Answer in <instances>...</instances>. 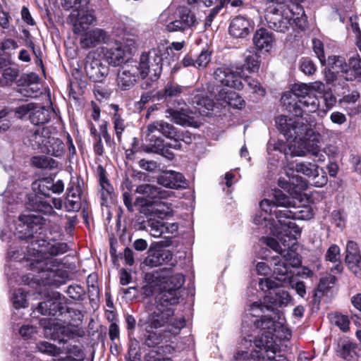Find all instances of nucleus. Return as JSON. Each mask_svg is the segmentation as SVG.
Masks as SVG:
<instances>
[{
  "mask_svg": "<svg viewBox=\"0 0 361 361\" xmlns=\"http://www.w3.org/2000/svg\"><path fill=\"white\" fill-rule=\"evenodd\" d=\"M40 223V219L35 215H20L16 226V231L20 238L27 239L33 236L37 227Z\"/></svg>",
  "mask_w": 361,
  "mask_h": 361,
  "instance_id": "412c9836",
  "label": "nucleus"
},
{
  "mask_svg": "<svg viewBox=\"0 0 361 361\" xmlns=\"http://www.w3.org/2000/svg\"><path fill=\"white\" fill-rule=\"evenodd\" d=\"M51 118V112L44 106H35L30 115V121L35 125L47 123Z\"/></svg>",
  "mask_w": 361,
  "mask_h": 361,
  "instance_id": "f704fd0d",
  "label": "nucleus"
},
{
  "mask_svg": "<svg viewBox=\"0 0 361 361\" xmlns=\"http://www.w3.org/2000/svg\"><path fill=\"white\" fill-rule=\"evenodd\" d=\"M162 340L163 337L161 334L154 331H147V335L146 336L145 343L149 347H154L160 343Z\"/></svg>",
  "mask_w": 361,
  "mask_h": 361,
  "instance_id": "680f3d73",
  "label": "nucleus"
},
{
  "mask_svg": "<svg viewBox=\"0 0 361 361\" xmlns=\"http://www.w3.org/2000/svg\"><path fill=\"white\" fill-rule=\"evenodd\" d=\"M274 221L269 215L265 214L262 212H259L254 217V223L257 225H264L265 227L269 226L273 233L277 236L275 232V227L280 226L279 223L276 220V222Z\"/></svg>",
  "mask_w": 361,
  "mask_h": 361,
  "instance_id": "79ce46f5",
  "label": "nucleus"
},
{
  "mask_svg": "<svg viewBox=\"0 0 361 361\" xmlns=\"http://www.w3.org/2000/svg\"><path fill=\"white\" fill-rule=\"evenodd\" d=\"M70 18L73 25V32L75 33L82 32L96 20V18L92 13L85 12L82 10L73 11Z\"/></svg>",
  "mask_w": 361,
  "mask_h": 361,
  "instance_id": "4be33fe9",
  "label": "nucleus"
},
{
  "mask_svg": "<svg viewBox=\"0 0 361 361\" xmlns=\"http://www.w3.org/2000/svg\"><path fill=\"white\" fill-rule=\"evenodd\" d=\"M63 308L62 298L59 293H54L51 298H48L38 304L37 310L44 315L55 316Z\"/></svg>",
  "mask_w": 361,
  "mask_h": 361,
  "instance_id": "5701e85b",
  "label": "nucleus"
},
{
  "mask_svg": "<svg viewBox=\"0 0 361 361\" xmlns=\"http://www.w3.org/2000/svg\"><path fill=\"white\" fill-rule=\"evenodd\" d=\"M269 5L265 18L269 27L277 32H286L295 25L300 29L307 26V17L302 6L292 3L284 4L281 0H267Z\"/></svg>",
  "mask_w": 361,
  "mask_h": 361,
  "instance_id": "20e7f679",
  "label": "nucleus"
},
{
  "mask_svg": "<svg viewBox=\"0 0 361 361\" xmlns=\"http://www.w3.org/2000/svg\"><path fill=\"white\" fill-rule=\"evenodd\" d=\"M253 44L259 51L269 52L274 44L273 34L264 28L257 30L253 35Z\"/></svg>",
  "mask_w": 361,
  "mask_h": 361,
  "instance_id": "a878e982",
  "label": "nucleus"
},
{
  "mask_svg": "<svg viewBox=\"0 0 361 361\" xmlns=\"http://www.w3.org/2000/svg\"><path fill=\"white\" fill-rule=\"evenodd\" d=\"M32 164L39 169H52L57 166V164L51 158H48L45 157H34L32 159Z\"/></svg>",
  "mask_w": 361,
  "mask_h": 361,
  "instance_id": "a18cd8bd",
  "label": "nucleus"
},
{
  "mask_svg": "<svg viewBox=\"0 0 361 361\" xmlns=\"http://www.w3.org/2000/svg\"><path fill=\"white\" fill-rule=\"evenodd\" d=\"M106 32L102 29L95 28L83 34L80 39L82 48L88 49L104 42L106 44Z\"/></svg>",
  "mask_w": 361,
  "mask_h": 361,
  "instance_id": "bb28decb",
  "label": "nucleus"
},
{
  "mask_svg": "<svg viewBox=\"0 0 361 361\" xmlns=\"http://www.w3.org/2000/svg\"><path fill=\"white\" fill-rule=\"evenodd\" d=\"M32 209L40 212L46 214L54 213L52 207L46 202L37 201L35 202Z\"/></svg>",
  "mask_w": 361,
  "mask_h": 361,
  "instance_id": "0e129e2a",
  "label": "nucleus"
},
{
  "mask_svg": "<svg viewBox=\"0 0 361 361\" xmlns=\"http://www.w3.org/2000/svg\"><path fill=\"white\" fill-rule=\"evenodd\" d=\"M348 72H343L345 80L352 81L356 78H361V59L359 56L350 58L348 61Z\"/></svg>",
  "mask_w": 361,
  "mask_h": 361,
  "instance_id": "473e14b6",
  "label": "nucleus"
},
{
  "mask_svg": "<svg viewBox=\"0 0 361 361\" xmlns=\"http://www.w3.org/2000/svg\"><path fill=\"white\" fill-rule=\"evenodd\" d=\"M245 66L251 72H256L259 68V56L254 51L247 49L244 53Z\"/></svg>",
  "mask_w": 361,
  "mask_h": 361,
  "instance_id": "a19ab883",
  "label": "nucleus"
},
{
  "mask_svg": "<svg viewBox=\"0 0 361 361\" xmlns=\"http://www.w3.org/2000/svg\"><path fill=\"white\" fill-rule=\"evenodd\" d=\"M285 323V318L278 313H274V317L264 316L255 322V326L261 335L255 339L254 344L264 349L270 360L285 361L283 356L276 355L277 345L275 343L276 339L282 341L290 337V331Z\"/></svg>",
  "mask_w": 361,
  "mask_h": 361,
  "instance_id": "7ed1b4c3",
  "label": "nucleus"
},
{
  "mask_svg": "<svg viewBox=\"0 0 361 361\" xmlns=\"http://www.w3.org/2000/svg\"><path fill=\"white\" fill-rule=\"evenodd\" d=\"M146 284L142 287V293L149 297L157 294V296L164 295H175L177 304L179 300L178 289L184 283V277L180 274H176L170 276H166L164 273L155 271L147 273L145 276Z\"/></svg>",
  "mask_w": 361,
  "mask_h": 361,
  "instance_id": "423d86ee",
  "label": "nucleus"
},
{
  "mask_svg": "<svg viewBox=\"0 0 361 361\" xmlns=\"http://www.w3.org/2000/svg\"><path fill=\"white\" fill-rule=\"evenodd\" d=\"M264 300L266 305H263L259 302H255L250 305L249 309L250 314L257 316L259 313L264 312L265 310L274 311L277 307L286 306L290 302L291 297L283 289L275 288L265 295Z\"/></svg>",
  "mask_w": 361,
  "mask_h": 361,
  "instance_id": "f8f14e48",
  "label": "nucleus"
},
{
  "mask_svg": "<svg viewBox=\"0 0 361 361\" xmlns=\"http://www.w3.org/2000/svg\"><path fill=\"white\" fill-rule=\"evenodd\" d=\"M344 74L340 75L338 72L336 73L330 68L324 71V80L329 85L334 86L341 85L342 78H344Z\"/></svg>",
  "mask_w": 361,
  "mask_h": 361,
  "instance_id": "8fccbe9b",
  "label": "nucleus"
},
{
  "mask_svg": "<svg viewBox=\"0 0 361 361\" xmlns=\"http://www.w3.org/2000/svg\"><path fill=\"white\" fill-rule=\"evenodd\" d=\"M327 63L329 67L332 69H340L341 73L343 72H348V66L346 63H345L344 60L340 56H329L327 59Z\"/></svg>",
  "mask_w": 361,
  "mask_h": 361,
  "instance_id": "3c124183",
  "label": "nucleus"
},
{
  "mask_svg": "<svg viewBox=\"0 0 361 361\" xmlns=\"http://www.w3.org/2000/svg\"><path fill=\"white\" fill-rule=\"evenodd\" d=\"M177 304L175 295L156 297V310L149 315V326L154 329L165 327V331L177 334L185 325L183 319L174 318L172 306Z\"/></svg>",
  "mask_w": 361,
  "mask_h": 361,
  "instance_id": "39448f33",
  "label": "nucleus"
},
{
  "mask_svg": "<svg viewBox=\"0 0 361 361\" xmlns=\"http://www.w3.org/2000/svg\"><path fill=\"white\" fill-rule=\"evenodd\" d=\"M283 254L281 259L275 262L274 273L279 276H285L288 274L292 267H299L301 264L298 255L290 248L291 246H283ZM276 261V259H274Z\"/></svg>",
  "mask_w": 361,
  "mask_h": 361,
  "instance_id": "a211bd4d",
  "label": "nucleus"
},
{
  "mask_svg": "<svg viewBox=\"0 0 361 361\" xmlns=\"http://www.w3.org/2000/svg\"><path fill=\"white\" fill-rule=\"evenodd\" d=\"M298 104L300 106L302 114L304 112L306 113H312L315 112L319 106L318 99L314 96L310 94L307 97H304V99H300L298 101Z\"/></svg>",
  "mask_w": 361,
  "mask_h": 361,
  "instance_id": "4c0bfd02",
  "label": "nucleus"
},
{
  "mask_svg": "<svg viewBox=\"0 0 361 361\" xmlns=\"http://www.w3.org/2000/svg\"><path fill=\"white\" fill-rule=\"evenodd\" d=\"M161 220L150 218L147 223V230L154 238L160 237L168 228Z\"/></svg>",
  "mask_w": 361,
  "mask_h": 361,
  "instance_id": "e433bc0d",
  "label": "nucleus"
},
{
  "mask_svg": "<svg viewBox=\"0 0 361 361\" xmlns=\"http://www.w3.org/2000/svg\"><path fill=\"white\" fill-rule=\"evenodd\" d=\"M135 192L145 195L152 201H154V200L155 199H166L171 195V192L148 183L138 185L135 189Z\"/></svg>",
  "mask_w": 361,
  "mask_h": 361,
  "instance_id": "c756f323",
  "label": "nucleus"
},
{
  "mask_svg": "<svg viewBox=\"0 0 361 361\" xmlns=\"http://www.w3.org/2000/svg\"><path fill=\"white\" fill-rule=\"evenodd\" d=\"M216 99L221 105H228L235 109H241L245 105L244 100L233 91L221 90L216 96Z\"/></svg>",
  "mask_w": 361,
  "mask_h": 361,
  "instance_id": "7c9ffc66",
  "label": "nucleus"
},
{
  "mask_svg": "<svg viewBox=\"0 0 361 361\" xmlns=\"http://www.w3.org/2000/svg\"><path fill=\"white\" fill-rule=\"evenodd\" d=\"M39 77L35 73L25 74L18 81V92L25 97H37L41 94Z\"/></svg>",
  "mask_w": 361,
  "mask_h": 361,
  "instance_id": "6ab92c4d",
  "label": "nucleus"
},
{
  "mask_svg": "<svg viewBox=\"0 0 361 361\" xmlns=\"http://www.w3.org/2000/svg\"><path fill=\"white\" fill-rule=\"evenodd\" d=\"M99 183L101 186V195L104 201H106L111 197L114 190L108 180L104 176H100Z\"/></svg>",
  "mask_w": 361,
  "mask_h": 361,
  "instance_id": "864d4df0",
  "label": "nucleus"
},
{
  "mask_svg": "<svg viewBox=\"0 0 361 361\" xmlns=\"http://www.w3.org/2000/svg\"><path fill=\"white\" fill-rule=\"evenodd\" d=\"M160 133L168 138H173L177 136L175 127L162 120L160 121Z\"/></svg>",
  "mask_w": 361,
  "mask_h": 361,
  "instance_id": "13d9d810",
  "label": "nucleus"
},
{
  "mask_svg": "<svg viewBox=\"0 0 361 361\" xmlns=\"http://www.w3.org/2000/svg\"><path fill=\"white\" fill-rule=\"evenodd\" d=\"M345 262L355 275L361 276V255L357 245L353 241H349L346 245Z\"/></svg>",
  "mask_w": 361,
  "mask_h": 361,
  "instance_id": "b1692460",
  "label": "nucleus"
},
{
  "mask_svg": "<svg viewBox=\"0 0 361 361\" xmlns=\"http://www.w3.org/2000/svg\"><path fill=\"white\" fill-rule=\"evenodd\" d=\"M140 72L137 67L136 61H127L118 70L116 78V85L121 91L132 89L139 80Z\"/></svg>",
  "mask_w": 361,
  "mask_h": 361,
  "instance_id": "dca6fc26",
  "label": "nucleus"
},
{
  "mask_svg": "<svg viewBox=\"0 0 361 361\" xmlns=\"http://www.w3.org/2000/svg\"><path fill=\"white\" fill-rule=\"evenodd\" d=\"M42 249L37 250V256L35 259H30L31 269L39 273L38 280L44 285L59 286L62 283L58 272L54 267H57L56 262L51 257L42 259Z\"/></svg>",
  "mask_w": 361,
  "mask_h": 361,
  "instance_id": "9d476101",
  "label": "nucleus"
},
{
  "mask_svg": "<svg viewBox=\"0 0 361 361\" xmlns=\"http://www.w3.org/2000/svg\"><path fill=\"white\" fill-rule=\"evenodd\" d=\"M295 117L288 118L286 116H280L276 120V125L286 139L293 141L285 149V155L305 157L310 153L318 157L322 135L304 123L300 116Z\"/></svg>",
  "mask_w": 361,
  "mask_h": 361,
  "instance_id": "f257e3e1",
  "label": "nucleus"
},
{
  "mask_svg": "<svg viewBox=\"0 0 361 361\" xmlns=\"http://www.w3.org/2000/svg\"><path fill=\"white\" fill-rule=\"evenodd\" d=\"M310 94L308 84H294L291 92H286L281 97V101L286 109L295 116H302V110L298 101Z\"/></svg>",
  "mask_w": 361,
  "mask_h": 361,
  "instance_id": "2eb2a0df",
  "label": "nucleus"
},
{
  "mask_svg": "<svg viewBox=\"0 0 361 361\" xmlns=\"http://www.w3.org/2000/svg\"><path fill=\"white\" fill-rule=\"evenodd\" d=\"M135 42L131 39L111 40L102 48L105 61L112 66H118L127 61L135 48Z\"/></svg>",
  "mask_w": 361,
  "mask_h": 361,
  "instance_id": "1a4fd4ad",
  "label": "nucleus"
},
{
  "mask_svg": "<svg viewBox=\"0 0 361 361\" xmlns=\"http://www.w3.org/2000/svg\"><path fill=\"white\" fill-rule=\"evenodd\" d=\"M85 72L93 82H99L108 74V68L97 59L87 60L85 63Z\"/></svg>",
  "mask_w": 361,
  "mask_h": 361,
  "instance_id": "cd10ccee",
  "label": "nucleus"
},
{
  "mask_svg": "<svg viewBox=\"0 0 361 361\" xmlns=\"http://www.w3.org/2000/svg\"><path fill=\"white\" fill-rule=\"evenodd\" d=\"M50 138L49 129L44 127H35L27 131L25 142L32 149L49 153L48 144L50 142Z\"/></svg>",
  "mask_w": 361,
  "mask_h": 361,
  "instance_id": "f3484780",
  "label": "nucleus"
},
{
  "mask_svg": "<svg viewBox=\"0 0 361 361\" xmlns=\"http://www.w3.org/2000/svg\"><path fill=\"white\" fill-rule=\"evenodd\" d=\"M13 305L16 309L25 307L27 306L26 295L22 288L13 291L11 297Z\"/></svg>",
  "mask_w": 361,
  "mask_h": 361,
  "instance_id": "de8ad7c7",
  "label": "nucleus"
},
{
  "mask_svg": "<svg viewBox=\"0 0 361 361\" xmlns=\"http://www.w3.org/2000/svg\"><path fill=\"white\" fill-rule=\"evenodd\" d=\"M184 87L181 85L169 82L164 88L159 92V97L164 99L166 103V109L165 110V116L175 123H185L188 120V116L183 113V105H185L183 99H178Z\"/></svg>",
  "mask_w": 361,
  "mask_h": 361,
  "instance_id": "0eeeda50",
  "label": "nucleus"
},
{
  "mask_svg": "<svg viewBox=\"0 0 361 361\" xmlns=\"http://www.w3.org/2000/svg\"><path fill=\"white\" fill-rule=\"evenodd\" d=\"M294 200L286 196L281 195L276 199V204L282 205L283 209L275 211L276 219L280 226L275 227L277 238L283 246L295 245L297 236L300 233V228L291 220H307L313 217L314 213L308 206L296 207Z\"/></svg>",
  "mask_w": 361,
  "mask_h": 361,
  "instance_id": "f03ea898",
  "label": "nucleus"
},
{
  "mask_svg": "<svg viewBox=\"0 0 361 361\" xmlns=\"http://www.w3.org/2000/svg\"><path fill=\"white\" fill-rule=\"evenodd\" d=\"M162 52L159 49H152L144 52L137 62V67L142 79L149 77L151 80H157L162 71Z\"/></svg>",
  "mask_w": 361,
  "mask_h": 361,
  "instance_id": "9b49d317",
  "label": "nucleus"
},
{
  "mask_svg": "<svg viewBox=\"0 0 361 361\" xmlns=\"http://www.w3.org/2000/svg\"><path fill=\"white\" fill-rule=\"evenodd\" d=\"M322 98L326 108L324 109V111L326 113L334 106L336 103V98L333 94L330 92L324 93Z\"/></svg>",
  "mask_w": 361,
  "mask_h": 361,
  "instance_id": "774afa93",
  "label": "nucleus"
},
{
  "mask_svg": "<svg viewBox=\"0 0 361 361\" xmlns=\"http://www.w3.org/2000/svg\"><path fill=\"white\" fill-rule=\"evenodd\" d=\"M87 0H63L61 5L62 7L66 10H69L72 8H75V11H80V6H78V4L87 6Z\"/></svg>",
  "mask_w": 361,
  "mask_h": 361,
  "instance_id": "338daca9",
  "label": "nucleus"
},
{
  "mask_svg": "<svg viewBox=\"0 0 361 361\" xmlns=\"http://www.w3.org/2000/svg\"><path fill=\"white\" fill-rule=\"evenodd\" d=\"M313 50L317 56L320 63L322 65H324L326 63V58L324 52V45L323 43L317 39H314L312 40Z\"/></svg>",
  "mask_w": 361,
  "mask_h": 361,
  "instance_id": "bf43d9fd",
  "label": "nucleus"
},
{
  "mask_svg": "<svg viewBox=\"0 0 361 361\" xmlns=\"http://www.w3.org/2000/svg\"><path fill=\"white\" fill-rule=\"evenodd\" d=\"M112 122L115 130L116 136L118 142L121 141V135L123 132L126 128V124L124 119L121 117V114L115 112L112 117Z\"/></svg>",
  "mask_w": 361,
  "mask_h": 361,
  "instance_id": "49530a36",
  "label": "nucleus"
},
{
  "mask_svg": "<svg viewBox=\"0 0 361 361\" xmlns=\"http://www.w3.org/2000/svg\"><path fill=\"white\" fill-rule=\"evenodd\" d=\"M211 60V52L203 50L195 60V67L198 69H204Z\"/></svg>",
  "mask_w": 361,
  "mask_h": 361,
  "instance_id": "6e6d98bb",
  "label": "nucleus"
},
{
  "mask_svg": "<svg viewBox=\"0 0 361 361\" xmlns=\"http://www.w3.org/2000/svg\"><path fill=\"white\" fill-rule=\"evenodd\" d=\"M214 78L218 82L236 90H241L243 84L240 76L231 68L227 67L218 68L214 72Z\"/></svg>",
  "mask_w": 361,
  "mask_h": 361,
  "instance_id": "aec40b11",
  "label": "nucleus"
},
{
  "mask_svg": "<svg viewBox=\"0 0 361 361\" xmlns=\"http://www.w3.org/2000/svg\"><path fill=\"white\" fill-rule=\"evenodd\" d=\"M178 18L185 30L197 24L195 16L188 8H182L179 11Z\"/></svg>",
  "mask_w": 361,
  "mask_h": 361,
  "instance_id": "37998d69",
  "label": "nucleus"
},
{
  "mask_svg": "<svg viewBox=\"0 0 361 361\" xmlns=\"http://www.w3.org/2000/svg\"><path fill=\"white\" fill-rule=\"evenodd\" d=\"M172 209L171 207L161 201H153L151 209H149V215L157 216L160 219L171 214Z\"/></svg>",
  "mask_w": 361,
  "mask_h": 361,
  "instance_id": "c9c22d12",
  "label": "nucleus"
},
{
  "mask_svg": "<svg viewBox=\"0 0 361 361\" xmlns=\"http://www.w3.org/2000/svg\"><path fill=\"white\" fill-rule=\"evenodd\" d=\"M41 324L44 325V336L54 341L64 342L65 338H75L82 337L84 331L78 326L73 325L63 326L58 323H51L46 319L41 321Z\"/></svg>",
  "mask_w": 361,
  "mask_h": 361,
  "instance_id": "ddd939ff",
  "label": "nucleus"
},
{
  "mask_svg": "<svg viewBox=\"0 0 361 361\" xmlns=\"http://www.w3.org/2000/svg\"><path fill=\"white\" fill-rule=\"evenodd\" d=\"M171 257V253L167 250L149 249L148 255L145 259V264L152 267H158L164 262L165 259H169Z\"/></svg>",
  "mask_w": 361,
  "mask_h": 361,
  "instance_id": "2f4dec72",
  "label": "nucleus"
},
{
  "mask_svg": "<svg viewBox=\"0 0 361 361\" xmlns=\"http://www.w3.org/2000/svg\"><path fill=\"white\" fill-rule=\"evenodd\" d=\"M357 345L350 341H343L338 344V355L347 361H356L358 355L356 353Z\"/></svg>",
  "mask_w": 361,
  "mask_h": 361,
  "instance_id": "72a5a7b5",
  "label": "nucleus"
},
{
  "mask_svg": "<svg viewBox=\"0 0 361 361\" xmlns=\"http://www.w3.org/2000/svg\"><path fill=\"white\" fill-rule=\"evenodd\" d=\"M68 355L63 359H54V361H66L68 359L73 357L74 360H82L84 358V355L81 349L76 346L73 345L68 348Z\"/></svg>",
  "mask_w": 361,
  "mask_h": 361,
  "instance_id": "4d7b16f0",
  "label": "nucleus"
},
{
  "mask_svg": "<svg viewBox=\"0 0 361 361\" xmlns=\"http://www.w3.org/2000/svg\"><path fill=\"white\" fill-rule=\"evenodd\" d=\"M153 201L146 197H138L136 198L134 205L137 207L141 213L149 214V209H151Z\"/></svg>",
  "mask_w": 361,
  "mask_h": 361,
  "instance_id": "5fc2aeb1",
  "label": "nucleus"
},
{
  "mask_svg": "<svg viewBox=\"0 0 361 361\" xmlns=\"http://www.w3.org/2000/svg\"><path fill=\"white\" fill-rule=\"evenodd\" d=\"M157 182L159 185L166 188L178 189L182 187L185 178L180 173L174 171H166L157 178Z\"/></svg>",
  "mask_w": 361,
  "mask_h": 361,
  "instance_id": "c85d7f7f",
  "label": "nucleus"
},
{
  "mask_svg": "<svg viewBox=\"0 0 361 361\" xmlns=\"http://www.w3.org/2000/svg\"><path fill=\"white\" fill-rule=\"evenodd\" d=\"M160 121H156L148 124L145 132L147 138L152 141L153 138L155 137L154 133L157 132L160 133Z\"/></svg>",
  "mask_w": 361,
  "mask_h": 361,
  "instance_id": "69168bd1",
  "label": "nucleus"
},
{
  "mask_svg": "<svg viewBox=\"0 0 361 361\" xmlns=\"http://www.w3.org/2000/svg\"><path fill=\"white\" fill-rule=\"evenodd\" d=\"M190 104L192 105V109L183 108V113L188 116V121L185 123H178V125L193 126L196 117L198 116H208L214 107L213 101L206 97L202 92L195 94Z\"/></svg>",
  "mask_w": 361,
  "mask_h": 361,
  "instance_id": "4468645a",
  "label": "nucleus"
},
{
  "mask_svg": "<svg viewBox=\"0 0 361 361\" xmlns=\"http://www.w3.org/2000/svg\"><path fill=\"white\" fill-rule=\"evenodd\" d=\"M68 250V245L64 243H56L48 247V252L51 256L62 255Z\"/></svg>",
  "mask_w": 361,
  "mask_h": 361,
  "instance_id": "e2e57ef3",
  "label": "nucleus"
},
{
  "mask_svg": "<svg viewBox=\"0 0 361 361\" xmlns=\"http://www.w3.org/2000/svg\"><path fill=\"white\" fill-rule=\"evenodd\" d=\"M281 195H284L283 194H278V195H275L274 201H270L267 199L263 200L260 202V208L262 209L261 212H262L263 213H264L267 215H269V216H271L272 213H274V215L276 216V212H275L276 210L279 211V210H281L282 209H283V207L282 205H279V204H276V199Z\"/></svg>",
  "mask_w": 361,
  "mask_h": 361,
  "instance_id": "ea45409f",
  "label": "nucleus"
},
{
  "mask_svg": "<svg viewBox=\"0 0 361 361\" xmlns=\"http://www.w3.org/2000/svg\"><path fill=\"white\" fill-rule=\"evenodd\" d=\"M340 248L338 246L336 245H332L330 246L326 253V260L333 263H336L340 262Z\"/></svg>",
  "mask_w": 361,
  "mask_h": 361,
  "instance_id": "052dcab7",
  "label": "nucleus"
},
{
  "mask_svg": "<svg viewBox=\"0 0 361 361\" xmlns=\"http://www.w3.org/2000/svg\"><path fill=\"white\" fill-rule=\"evenodd\" d=\"M319 167L317 164L310 161H299L295 164H289L285 169L286 175L291 178L290 183L295 185L299 190H305L307 184L299 176H294L293 173L297 172L307 177L313 178V185L316 187H323L327 183V177L325 174L319 176Z\"/></svg>",
  "mask_w": 361,
  "mask_h": 361,
  "instance_id": "6e6552de",
  "label": "nucleus"
},
{
  "mask_svg": "<svg viewBox=\"0 0 361 361\" xmlns=\"http://www.w3.org/2000/svg\"><path fill=\"white\" fill-rule=\"evenodd\" d=\"M331 321L343 331H347L349 329L350 321L345 315L336 313L332 314Z\"/></svg>",
  "mask_w": 361,
  "mask_h": 361,
  "instance_id": "09e8293b",
  "label": "nucleus"
},
{
  "mask_svg": "<svg viewBox=\"0 0 361 361\" xmlns=\"http://www.w3.org/2000/svg\"><path fill=\"white\" fill-rule=\"evenodd\" d=\"M167 13L164 12L160 15L159 20L162 23L166 24V30L168 32H183L185 30L179 18H176L167 23Z\"/></svg>",
  "mask_w": 361,
  "mask_h": 361,
  "instance_id": "c03bdc74",
  "label": "nucleus"
},
{
  "mask_svg": "<svg viewBox=\"0 0 361 361\" xmlns=\"http://www.w3.org/2000/svg\"><path fill=\"white\" fill-rule=\"evenodd\" d=\"M245 81L249 90L252 93L257 94L259 96L264 95L265 90L257 80L250 77H247L245 78Z\"/></svg>",
  "mask_w": 361,
  "mask_h": 361,
  "instance_id": "603ef678",
  "label": "nucleus"
},
{
  "mask_svg": "<svg viewBox=\"0 0 361 361\" xmlns=\"http://www.w3.org/2000/svg\"><path fill=\"white\" fill-rule=\"evenodd\" d=\"M251 22L244 16L234 18L229 25V33L236 38H245L252 30Z\"/></svg>",
  "mask_w": 361,
  "mask_h": 361,
  "instance_id": "393cba45",
  "label": "nucleus"
},
{
  "mask_svg": "<svg viewBox=\"0 0 361 361\" xmlns=\"http://www.w3.org/2000/svg\"><path fill=\"white\" fill-rule=\"evenodd\" d=\"M36 348L38 352L51 357H57L63 353V350L56 345L44 341L38 342Z\"/></svg>",
  "mask_w": 361,
  "mask_h": 361,
  "instance_id": "58836bf2",
  "label": "nucleus"
}]
</instances>
